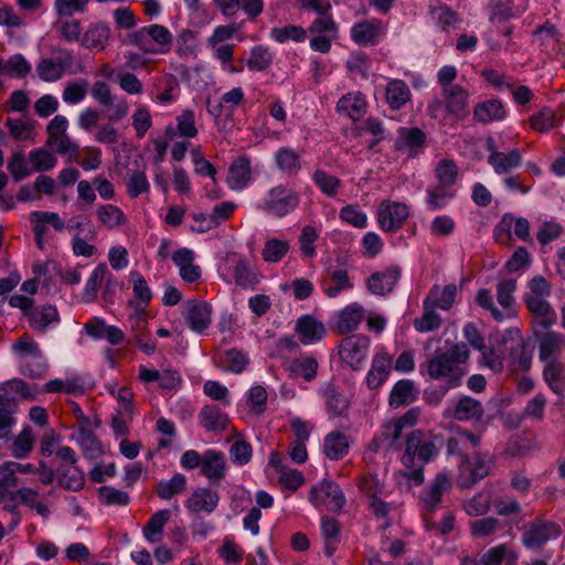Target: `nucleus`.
<instances>
[{
  "instance_id": "obj_62",
  "label": "nucleus",
  "mask_w": 565,
  "mask_h": 565,
  "mask_svg": "<svg viewBox=\"0 0 565 565\" xmlns=\"http://www.w3.org/2000/svg\"><path fill=\"white\" fill-rule=\"evenodd\" d=\"M431 14L437 21L439 28L445 32H449L450 29L459 21L458 14L446 4L434 8L431 10Z\"/></svg>"
},
{
  "instance_id": "obj_2",
  "label": "nucleus",
  "mask_w": 565,
  "mask_h": 565,
  "mask_svg": "<svg viewBox=\"0 0 565 565\" xmlns=\"http://www.w3.org/2000/svg\"><path fill=\"white\" fill-rule=\"evenodd\" d=\"M35 398V390L21 379L2 383V440L8 441V429L15 424L12 416L18 411L19 403Z\"/></svg>"
},
{
  "instance_id": "obj_51",
  "label": "nucleus",
  "mask_w": 565,
  "mask_h": 565,
  "mask_svg": "<svg viewBox=\"0 0 565 565\" xmlns=\"http://www.w3.org/2000/svg\"><path fill=\"white\" fill-rule=\"evenodd\" d=\"M312 180L315 184L320 189V191L330 198H333L338 194V191L342 184L339 178L331 175L321 169H317L313 172Z\"/></svg>"
},
{
  "instance_id": "obj_63",
  "label": "nucleus",
  "mask_w": 565,
  "mask_h": 565,
  "mask_svg": "<svg viewBox=\"0 0 565 565\" xmlns=\"http://www.w3.org/2000/svg\"><path fill=\"white\" fill-rule=\"evenodd\" d=\"M222 362H223L224 366L226 367V370H228L233 373L239 374L245 370V367L248 363V358L242 351L236 350V349H231L224 353V355L222 358Z\"/></svg>"
},
{
  "instance_id": "obj_41",
  "label": "nucleus",
  "mask_w": 565,
  "mask_h": 565,
  "mask_svg": "<svg viewBox=\"0 0 565 565\" xmlns=\"http://www.w3.org/2000/svg\"><path fill=\"white\" fill-rule=\"evenodd\" d=\"M326 456L331 460H339L349 451L348 437L340 431L328 434L323 441Z\"/></svg>"
},
{
  "instance_id": "obj_11",
  "label": "nucleus",
  "mask_w": 565,
  "mask_h": 565,
  "mask_svg": "<svg viewBox=\"0 0 565 565\" xmlns=\"http://www.w3.org/2000/svg\"><path fill=\"white\" fill-rule=\"evenodd\" d=\"M212 307L199 299H190L183 305L182 317L189 328L198 333L203 332L211 324Z\"/></svg>"
},
{
  "instance_id": "obj_49",
  "label": "nucleus",
  "mask_w": 565,
  "mask_h": 565,
  "mask_svg": "<svg viewBox=\"0 0 565 565\" xmlns=\"http://www.w3.org/2000/svg\"><path fill=\"white\" fill-rule=\"evenodd\" d=\"M426 136L419 128H402L399 131V138L396 142L398 150H415L423 147L425 143Z\"/></svg>"
},
{
  "instance_id": "obj_15",
  "label": "nucleus",
  "mask_w": 565,
  "mask_h": 565,
  "mask_svg": "<svg viewBox=\"0 0 565 565\" xmlns=\"http://www.w3.org/2000/svg\"><path fill=\"white\" fill-rule=\"evenodd\" d=\"M401 278V268L390 266L381 271L373 273L366 280L369 291L376 296L390 295Z\"/></svg>"
},
{
  "instance_id": "obj_13",
  "label": "nucleus",
  "mask_w": 565,
  "mask_h": 565,
  "mask_svg": "<svg viewBox=\"0 0 565 565\" xmlns=\"http://www.w3.org/2000/svg\"><path fill=\"white\" fill-rule=\"evenodd\" d=\"M561 535V527L554 522L531 523L523 533L522 543L531 550L541 548L548 540Z\"/></svg>"
},
{
  "instance_id": "obj_27",
  "label": "nucleus",
  "mask_w": 565,
  "mask_h": 565,
  "mask_svg": "<svg viewBox=\"0 0 565 565\" xmlns=\"http://www.w3.org/2000/svg\"><path fill=\"white\" fill-rule=\"evenodd\" d=\"M443 94L447 111L457 118L463 117L468 105L467 90L459 85H452L444 87Z\"/></svg>"
},
{
  "instance_id": "obj_10",
  "label": "nucleus",
  "mask_w": 565,
  "mask_h": 565,
  "mask_svg": "<svg viewBox=\"0 0 565 565\" xmlns=\"http://www.w3.org/2000/svg\"><path fill=\"white\" fill-rule=\"evenodd\" d=\"M370 343V339L366 335H350L341 341L339 355L352 370H359L367 358Z\"/></svg>"
},
{
  "instance_id": "obj_4",
  "label": "nucleus",
  "mask_w": 565,
  "mask_h": 565,
  "mask_svg": "<svg viewBox=\"0 0 565 565\" xmlns=\"http://www.w3.org/2000/svg\"><path fill=\"white\" fill-rule=\"evenodd\" d=\"M441 445V436L425 435L423 430L415 429L406 438L402 462L406 468H411L414 466L415 456L417 455L423 463H428L437 456Z\"/></svg>"
},
{
  "instance_id": "obj_59",
  "label": "nucleus",
  "mask_w": 565,
  "mask_h": 565,
  "mask_svg": "<svg viewBox=\"0 0 565 565\" xmlns=\"http://www.w3.org/2000/svg\"><path fill=\"white\" fill-rule=\"evenodd\" d=\"M436 178L438 184L451 188L458 177V167L450 159H443L436 167Z\"/></svg>"
},
{
  "instance_id": "obj_26",
  "label": "nucleus",
  "mask_w": 565,
  "mask_h": 565,
  "mask_svg": "<svg viewBox=\"0 0 565 565\" xmlns=\"http://www.w3.org/2000/svg\"><path fill=\"white\" fill-rule=\"evenodd\" d=\"M58 484L68 491H81L85 486V473L77 465L61 463L56 468Z\"/></svg>"
},
{
  "instance_id": "obj_18",
  "label": "nucleus",
  "mask_w": 565,
  "mask_h": 565,
  "mask_svg": "<svg viewBox=\"0 0 565 565\" xmlns=\"http://www.w3.org/2000/svg\"><path fill=\"white\" fill-rule=\"evenodd\" d=\"M535 334L540 338V359L548 362L555 360V355L565 349V335L542 330L535 326Z\"/></svg>"
},
{
  "instance_id": "obj_24",
  "label": "nucleus",
  "mask_w": 565,
  "mask_h": 565,
  "mask_svg": "<svg viewBox=\"0 0 565 565\" xmlns=\"http://www.w3.org/2000/svg\"><path fill=\"white\" fill-rule=\"evenodd\" d=\"M172 260L179 267L181 278L189 284L195 282L201 277V268L194 265V253L189 248H180L172 255Z\"/></svg>"
},
{
  "instance_id": "obj_3",
  "label": "nucleus",
  "mask_w": 565,
  "mask_h": 565,
  "mask_svg": "<svg viewBox=\"0 0 565 565\" xmlns=\"http://www.w3.org/2000/svg\"><path fill=\"white\" fill-rule=\"evenodd\" d=\"M172 33L161 24H150L127 34L125 43L137 46L145 54L167 53L171 49Z\"/></svg>"
},
{
  "instance_id": "obj_5",
  "label": "nucleus",
  "mask_w": 565,
  "mask_h": 565,
  "mask_svg": "<svg viewBox=\"0 0 565 565\" xmlns=\"http://www.w3.org/2000/svg\"><path fill=\"white\" fill-rule=\"evenodd\" d=\"M300 203V196L286 185H276L268 190L263 198L259 209L266 214L281 218L292 213Z\"/></svg>"
},
{
  "instance_id": "obj_7",
  "label": "nucleus",
  "mask_w": 565,
  "mask_h": 565,
  "mask_svg": "<svg viewBox=\"0 0 565 565\" xmlns=\"http://www.w3.org/2000/svg\"><path fill=\"white\" fill-rule=\"evenodd\" d=\"M500 344L509 350L508 359L512 365L523 371L531 367L533 349L524 342L518 329H507L500 335Z\"/></svg>"
},
{
  "instance_id": "obj_12",
  "label": "nucleus",
  "mask_w": 565,
  "mask_h": 565,
  "mask_svg": "<svg viewBox=\"0 0 565 565\" xmlns=\"http://www.w3.org/2000/svg\"><path fill=\"white\" fill-rule=\"evenodd\" d=\"M408 215V206L399 202L383 201L377 210L380 227L385 232L401 228Z\"/></svg>"
},
{
  "instance_id": "obj_35",
  "label": "nucleus",
  "mask_w": 565,
  "mask_h": 565,
  "mask_svg": "<svg viewBox=\"0 0 565 565\" xmlns=\"http://www.w3.org/2000/svg\"><path fill=\"white\" fill-rule=\"evenodd\" d=\"M250 180V160L243 156L236 159L228 171L227 184L232 190H242Z\"/></svg>"
},
{
  "instance_id": "obj_44",
  "label": "nucleus",
  "mask_w": 565,
  "mask_h": 565,
  "mask_svg": "<svg viewBox=\"0 0 565 565\" xmlns=\"http://www.w3.org/2000/svg\"><path fill=\"white\" fill-rule=\"evenodd\" d=\"M170 519L169 510H159L153 513L143 526L142 533L150 543H158L161 540L163 527Z\"/></svg>"
},
{
  "instance_id": "obj_37",
  "label": "nucleus",
  "mask_w": 565,
  "mask_h": 565,
  "mask_svg": "<svg viewBox=\"0 0 565 565\" xmlns=\"http://www.w3.org/2000/svg\"><path fill=\"white\" fill-rule=\"evenodd\" d=\"M543 377L555 394L559 397L564 396L565 366L561 362L556 360L548 361L543 370Z\"/></svg>"
},
{
  "instance_id": "obj_9",
  "label": "nucleus",
  "mask_w": 565,
  "mask_h": 565,
  "mask_svg": "<svg viewBox=\"0 0 565 565\" xmlns=\"http://www.w3.org/2000/svg\"><path fill=\"white\" fill-rule=\"evenodd\" d=\"M309 500L315 507L326 505L332 512L340 511L345 504V497L341 488L327 479L311 488Z\"/></svg>"
},
{
  "instance_id": "obj_54",
  "label": "nucleus",
  "mask_w": 565,
  "mask_h": 565,
  "mask_svg": "<svg viewBox=\"0 0 565 565\" xmlns=\"http://www.w3.org/2000/svg\"><path fill=\"white\" fill-rule=\"evenodd\" d=\"M49 370V363L43 354L40 353L39 356L30 358L20 363V372L24 376L31 379H41L43 377Z\"/></svg>"
},
{
  "instance_id": "obj_25",
  "label": "nucleus",
  "mask_w": 565,
  "mask_h": 565,
  "mask_svg": "<svg viewBox=\"0 0 565 565\" xmlns=\"http://www.w3.org/2000/svg\"><path fill=\"white\" fill-rule=\"evenodd\" d=\"M220 497L207 488H198L186 501V508L191 513H212L217 507Z\"/></svg>"
},
{
  "instance_id": "obj_38",
  "label": "nucleus",
  "mask_w": 565,
  "mask_h": 565,
  "mask_svg": "<svg viewBox=\"0 0 565 565\" xmlns=\"http://www.w3.org/2000/svg\"><path fill=\"white\" fill-rule=\"evenodd\" d=\"M381 21H363L351 29V38L359 45H374L380 34Z\"/></svg>"
},
{
  "instance_id": "obj_1",
  "label": "nucleus",
  "mask_w": 565,
  "mask_h": 565,
  "mask_svg": "<svg viewBox=\"0 0 565 565\" xmlns=\"http://www.w3.org/2000/svg\"><path fill=\"white\" fill-rule=\"evenodd\" d=\"M524 302L534 317V324L547 330L556 323L557 315L547 301L552 286L543 276H535L529 281Z\"/></svg>"
},
{
  "instance_id": "obj_64",
  "label": "nucleus",
  "mask_w": 565,
  "mask_h": 565,
  "mask_svg": "<svg viewBox=\"0 0 565 565\" xmlns=\"http://www.w3.org/2000/svg\"><path fill=\"white\" fill-rule=\"evenodd\" d=\"M291 371L302 376L306 381H311L317 375L318 362L312 356H303L291 362Z\"/></svg>"
},
{
  "instance_id": "obj_19",
  "label": "nucleus",
  "mask_w": 565,
  "mask_h": 565,
  "mask_svg": "<svg viewBox=\"0 0 565 565\" xmlns=\"http://www.w3.org/2000/svg\"><path fill=\"white\" fill-rule=\"evenodd\" d=\"M295 331L303 344L319 342L327 334L324 324L310 315L302 316L297 320Z\"/></svg>"
},
{
  "instance_id": "obj_43",
  "label": "nucleus",
  "mask_w": 565,
  "mask_h": 565,
  "mask_svg": "<svg viewBox=\"0 0 565 565\" xmlns=\"http://www.w3.org/2000/svg\"><path fill=\"white\" fill-rule=\"evenodd\" d=\"M411 99L408 85L401 79H393L386 86V102L392 109L402 108Z\"/></svg>"
},
{
  "instance_id": "obj_40",
  "label": "nucleus",
  "mask_w": 565,
  "mask_h": 565,
  "mask_svg": "<svg viewBox=\"0 0 565 565\" xmlns=\"http://www.w3.org/2000/svg\"><path fill=\"white\" fill-rule=\"evenodd\" d=\"M473 116L479 122L489 124L493 120H502L505 117V110L500 100L490 99L478 104L475 107Z\"/></svg>"
},
{
  "instance_id": "obj_58",
  "label": "nucleus",
  "mask_w": 565,
  "mask_h": 565,
  "mask_svg": "<svg viewBox=\"0 0 565 565\" xmlns=\"http://www.w3.org/2000/svg\"><path fill=\"white\" fill-rule=\"evenodd\" d=\"M455 196V192L449 186L437 184L427 189V204L430 210H439Z\"/></svg>"
},
{
  "instance_id": "obj_45",
  "label": "nucleus",
  "mask_w": 565,
  "mask_h": 565,
  "mask_svg": "<svg viewBox=\"0 0 565 565\" xmlns=\"http://www.w3.org/2000/svg\"><path fill=\"white\" fill-rule=\"evenodd\" d=\"M107 274L108 268L105 263H102L95 267L89 278L87 279L85 288L83 290L82 299L84 302L89 303L96 299L98 289L105 281Z\"/></svg>"
},
{
  "instance_id": "obj_53",
  "label": "nucleus",
  "mask_w": 565,
  "mask_h": 565,
  "mask_svg": "<svg viewBox=\"0 0 565 565\" xmlns=\"http://www.w3.org/2000/svg\"><path fill=\"white\" fill-rule=\"evenodd\" d=\"M275 160L278 168L289 175H296L300 169L299 156L290 148H280Z\"/></svg>"
},
{
  "instance_id": "obj_46",
  "label": "nucleus",
  "mask_w": 565,
  "mask_h": 565,
  "mask_svg": "<svg viewBox=\"0 0 565 565\" xmlns=\"http://www.w3.org/2000/svg\"><path fill=\"white\" fill-rule=\"evenodd\" d=\"M12 353L21 362L30 358L39 356L42 350L39 343L28 333H23L13 344Z\"/></svg>"
},
{
  "instance_id": "obj_29",
  "label": "nucleus",
  "mask_w": 565,
  "mask_h": 565,
  "mask_svg": "<svg viewBox=\"0 0 565 565\" xmlns=\"http://www.w3.org/2000/svg\"><path fill=\"white\" fill-rule=\"evenodd\" d=\"M337 110L339 114L356 121L365 114L366 102L361 93H349L338 100Z\"/></svg>"
},
{
  "instance_id": "obj_21",
  "label": "nucleus",
  "mask_w": 565,
  "mask_h": 565,
  "mask_svg": "<svg viewBox=\"0 0 565 565\" xmlns=\"http://www.w3.org/2000/svg\"><path fill=\"white\" fill-rule=\"evenodd\" d=\"M226 471L225 457L221 451L205 450L202 455L201 473L213 483H218Z\"/></svg>"
},
{
  "instance_id": "obj_30",
  "label": "nucleus",
  "mask_w": 565,
  "mask_h": 565,
  "mask_svg": "<svg viewBox=\"0 0 565 565\" xmlns=\"http://www.w3.org/2000/svg\"><path fill=\"white\" fill-rule=\"evenodd\" d=\"M363 319V307L356 302L351 303L340 311L337 331L341 334L350 333L358 329Z\"/></svg>"
},
{
  "instance_id": "obj_16",
  "label": "nucleus",
  "mask_w": 565,
  "mask_h": 565,
  "mask_svg": "<svg viewBox=\"0 0 565 565\" xmlns=\"http://www.w3.org/2000/svg\"><path fill=\"white\" fill-rule=\"evenodd\" d=\"M29 326L32 330L44 333L60 322L56 307L51 305L33 307L28 312Z\"/></svg>"
},
{
  "instance_id": "obj_60",
  "label": "nucleus",
  "mask_w": 565,
  "mask_h": 565,
  "mask_svg": "<svg viewBox=\"0 0 565 565\" xmlns=\"http://www.w3.org/2000/svg\"><path fill=\"white\" fill-rule=\"evenodd\" d=\"M288 250L289 244L287 241L271 238L265 243L262 255L265 262L277 263Z\"/></svg>"
},
{
  "instance_id": "obj_17",
  "label": "nucleus",
  "mask_w": 565,
  "mask_h": 565,
  "mask_svg": "<svg viewBox=\"0 0 565 565\" xmlns=\"http://www.w3.org/2000/svg\"><path fill=\"white\" fill-rule=\"evenodd\" d=\"M352 287L348 270L343 266H329L326 269L322 288L328 297L334 298L343 290L351 289Z\"/></svg>"
},
{
  "instance_id": "obj_39",
  "label": "nucleus",
  "mask_w": 565,
  "mask_h": 565,
  "mask_svg": "<svg viewBox=\"0 0 565 565\" xmlns=\"http://www.w3.org/2000/svg\"><path fill=\"white\" fill-rule=\"evenodd\" d=\"M500 335L501 334H498L494 339L495 347L484 345V349L479 351L481 353L483 364L495 373H499L503 370V361L507 360L509 355V350H507V347L500 344Z\"/></svg>"
},
{
  "instance_id": "obj_22",
  "label": "nucleus",
  "mask_w": 565,
  "mask_h": 565,
  "mask_svg": "<svg viewBox=\"0 0 565 565\" xmlns=\"http://www.w3.org/2000/svg\"><path fill=\"white\" fill-rule=\"evenodd\" d=\"M392 369V356L387 352L374 355L372 367L366 375V385L370 390L380 387L388 377Z\"/></svg>"
},
{
  "instance_id": "obj_57",
  "label": "nucleus",
  "mask_w": 565,
  "mask_h": 565,
  "mask_svg": "<svg viewBox=\"0 0 565 565\" xmlns=\"http://www.w3.org/2000/svg\"><path fill=\"white\" fill-rule=\"evenodd\" d=\"M273 60V54L267 47L256 45L252 49L250 57L247 61V67L253 72H262L271 65Z\"/></svg>"
},
{
  "instance_id": "obj_6",
  "label": "nucleus",
  "mask_w": 565,
  "mask_h": 565,
  "mask_svg": "<svg viewBox=\"0 0 565 565\" xmlns=\"http://www.w3.org/2000/svg\"><path fill=\"white\" fill-rule=\"evenodd\" d=\"M490 472V461L487 455L475 452L472 457L465 455L458 467L457 486L460 489H469Z\"/></svg>"
},
{
  "instance_id": "obj_56",
  "label": "nucleus",
  "mask_w": 565,
  "mask_h": 565,
  "mask_svg": "<svg viewBox=\"0 0 565 565\" xmlns=\"http://www.w3.org/2000/svg\"><path fill=\"white\" fill-rule=\"evenodd\" d=\"M99 221L108 228H115L126 223L124 212L116 205L106 204L97 210Z\"/></svg>"
},
{
  "instance_id": "obj_34",
  "label": "nucleus",
  "mask_w": 565,
  "mask_h": 565,
  "mask_svg": "<svg viewBox=\"0 0 565 565\" xmlns=\"http://www.w3.org/2000/svg\"><path fill=\"white\" fill-rule=\"evenodd\" d=\"M200 424L209 431H222L226 428L228 417L217 405H205L199 413Z\"/></svg>"
},
{
  "instance_id": "obj_52",
  "label": "nucleus",
  "mask_w": 565,
  "mask_h": 565,
  "mask_svg": "<svg viewBox=\"0 0 565 565\" xmlns=\"http://www.w3.org/2000/svg\"><path fill=\"white\" fill-rule=\"evenodd\" d=\"M77 444L88 458H97L102 454V446L97 437L86 427H79Z\"/></svg>"
},
{
  "instance_id": "obj_48",
  "label": "nucleus",
  "mask_w": 565,
  "mask_h": 565,
  "mask_svg": "<svg viewBox=\"0 0 565 565\" xmlns=\"http://www.w3.org/2000/svg\"><path fill=\"white\" fill-rule=\"evenodd\" d=\"M436 308L424 301V313L414 320V328L418 332H430L441 326V317L435 311Z\"/></svg>"
},
{
  "instance_id": "obj_61",
  "label": "nucleus",
  "mask_w": 565,
  "mask_h": 565,
  "mask_svg": "<svg viewBox=\"0 0 565 565\" xmlns=\"http://www.w3.org/2000/svg\"><path fill=\"white\" fill-rule=\"evenodd\" d=\"M270 38L278 43H285L288 40L303 42L306 40V31L298 25H287L282 28H273Z\"/></svg>"
},
{
  "instance_id": "obj_33",
  "label": "nucleus",
  "mask_w": 565,
  "mask_h": 565,
  "mask_svg": "<svg viewBox=\"0 0 565 565\" xmlns=\"http://www.w3.org/2000/svg\"><path fill=\"white\" fill-rule=\"evenodd\" d=\"M457 292L458 288L455 284L446 285L444 288H440L438 285H434L424 301L428 302L436 309L449 310L455 302Z\"/></svg>"
},
{
  "instance_id": "obj_23",
  "label": "nucleus",
  "mask_w": 565,
  "mask_h": 565,
  "mask_svg": "<svg viewBox=\"0 0 565 565\" xmlns=\"http://www.w3.org/2000/svg\"><path fill=\"white\" fill-rule=\"evenodd\" d=\"M418 395L419 391L414 381L403 379L394 384L390 393L388 404L392 408L406 406L414 403L418 398Z\"/></svg>"
},
{
  "instance_id": "obj_50",
  "label": "nucleus",
  "mask_w": 565,
  "mask_h": 565,
  "mask_svg": "<svg viewBox=\"0 0 565 565\" xmlns=\"http://www.w3.org/2000/svg\"><path fill=\"white\" fill-rule=\"evenodd\" d=\"M29 161L34 172H44L53 169L57 159L45 148H38L29 152Z\"/></svg>"
},
{
  "instance_id": "obj_31",
  "label": "nucleus",
  "mask_w": 565,
  "mask_h": 565,
  "mask_svg": "<svg viewBox=\"0 0 565 565\" xmlns=\"http://www.w3.org/2000/svg\"><path fill=\"white\" fill-rule=\"evenodd\" d=\"M483 414L484 411L481 403L478 399L466 395L459 397L452 409V416L460 422L472 419L480 420L482 419Z\"/></svg>"
},
{
  "instance_id": "obj_8",
  "label": "nucleus",
  "mask_w": 565,
  "mask_h": 565,
  "mask_svg": "<svg viewBox=\"0 0 565 565\" xmlns=\"http://www.w3.org/2000/svg\"><path fill=\"white\" fill-rule=\"evenodd\" d=\"M425 367L431 380L446 379L451 387L459 386L466 374L461 367L454 365L441 350L435 351L434 356L426 362Z\"/></svg>"
},
{
  "instance_id": "obj_14",
  "label": "nucleus",
  "mask_w": 565,
  "mask_h": 565,
  "mask_svg": "<svg viewBox=\"0 0 565 565\" xmlns=\"http://www.w3.org/2000/svg\"><path fill=\"white\" fill-rule=\"evenodd\" d=\"M451 486V475L448 471H441L437 473L430 484L420 492L419 500L427 510L433 511L439 505L444 493L449 491Z\"/></svg>"
},
{
  "instance_id": "obj_47",
  "label": "nucleus",
  "mask_w": 565,
  "mask_h": 565,
  "mask_svg": "<svg viewBox=\"0 0 565 565\" xmlns=\"http://www.w3.org/2000/svg\"><path fill=\"white\" fill-rule=\"evenodd\" d=\"M516 289V280L513 278L503 279L497 285V299L503 308L504 313H510L513 317L512 306L515 301L514 291Z\"/></svg>"
},
{
  "instance_id": "obj_55",
  "label": "nucleus",
  "mask_w": 565,
  "mask_h": 565,
  "mask_svg": "<svg viewBox=\"0 0 565 565\" xmlns=\"http://www.w3.org/2000/svg\"><path fill=\"white\" fill-rule=\"evenodd\" d=\"M234 279L236 285L243 288H253L258 284L256 273L244 258L237 260L234 267Z\"/></svg>"
},
{
  "instance_id": "obj_32",
  "label": "nucleus",
  "mask_w": 565,
  "mask_h": 565,
  "mask_svg": "<svg viewBox=\"0 0 565 565\" xmlns=\"http://www.w3.org/2000/svg\"><path fill=\"white\" fill-rule=\"evenodd\" d=\"M328 412L333 416L345 417L350 408V399L343 392L333 384H328L323 388Z\"/></svg>"
},
{
  "instance_id": "obj_36",
  "label": "nucleus",
  "mask_w": 565,
  "mask_h": 565,
  "mask_svg": "<svg viewBox=\"0 0 565 565\" xmlns=\"http://www.w3.org/2000/svg\"><path fill=\"white\" fill-rule=\"evenodd\" d=\"M522 154L519 149L514 148L509 152L489 154L488 163L498 174H504L521 166Z\"/></svg>"
},
{
  "instance_id": "obj_28",
  "label": "nucleus",
  "mask_w": 565,
  "mask_h": 565,
  "mask_svg": "<svg viewBox=\"0 0 565 565\" xmlns=\"http://www.w3.org/2000/svg\"><path fill=\"white\" fill-rule=\"evenodd\" d=\"M110 36V28L104 22L92 24L82 36V45L92 51H104Z\"/></svg>"
},
{
  "instance_id": "obj_42",
  "label": "nucleus",
  "mask_w": 565,
  "mask_h": 565,
  "mask_svg": "<svg viewBox=\"0 0 565 565\" xmlns=\"http://www.w3.org/2000/svg\"><path fill=\"white\" fill-rule=\"evenodd\" d=\"M186 489V478L182 473H174L171 479L160 480L156 484V493L162 500H171Z\"/></svg>"
},
{
  "instance_id": "obj_20",
  "label": "nucleus",
  "mask_w": 565,
  "mask_h": 565,
  "mask_svg": "<svg viewBox=\"0 0 565 565\" xmlns=\"http://www.w3.org/2000/svg\"><path fill=\"white\" fill-rule=\"evenodd\" d=\"M7 433L8 441L2 440V444L6 445L10 455L17 459L26 458L32 451L35 443V435L32 428L30 426L24 427L15 437L10 435V429H8Z\"/></svg>"
}]
</instances>
